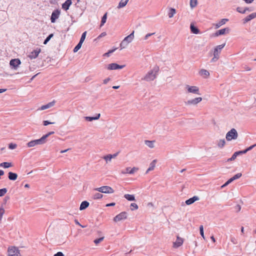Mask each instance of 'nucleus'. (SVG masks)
<instances>
[{"instance_id": "f257e3e1", "label": "nucleus", "mask_w": 256, "mask_h": 256, "mask_svg": "<svg viewBox=\"0 0 256 256\" xmlns=\"http://www.w3.org/2000/svg\"><path fill=\"white\" fill-rule=\"evenodd\" d=\"M54 134V132H50L47 134L44 135L40 138L38 140H32L29 142L27 144V146L28 148L35 146L36 145H40L44 144L46 142V138L50 135Z\"/></svg>"}, {"instance_id": "f03ea898", "label": "nucleus", "mask_w": 256, "mask_h": 256, "mask_svg": "<svg viewBox=\"0 0 256 256\" xmlns=\"http://www.w3.org/2000/svg\"><path fill=\"white\" fill-rule=\"evenodd\" d=\"M159 70V68L156 66L154 68L153 70L150 71L144 76V79L146 81H150L154 80L156 76V74Z\"/></svg>"}, {"instance_id": "7ed1b4c3", "label": "nucleus", "mask_w": 256, "mask_h": 256, "mask_svg": "<svg viewBox=\"0 0 256 256\" xmlns=\"http://www.w3.org/2000/svg\"><path fill=\"white\" fill-rule=\"evenodd\" d=\"M225 46V44L219 45L215 47L214 50V57L212 59V62H215L217 61L220 58V54L221 52L222 49Z\"/></svg>"}, {"instance_id": "20e7f679", "label": "nucleus", "mask_w": 256, "mask_h": 256, "mask_svg": "<svg viewBox=\"0 0 256 256\" xmlns=\"http://www.w3.org/2000/svg\"><path fill=\"white\" fill-rule=\"evenodd\" d=\"M134 31L133 30V32L130 35L126 36L122 42L120 44L121 50L124 48H125V46L127 44L130 43L132 42L134 38Z\"/></svg>"}, {"instance_id": "39448f33", "label": "nucleus", "mask_w": 256, "mask_h": 256, "mask_svg": "<svg viewBox=\"0 0 256 256\" xmlns=\"http://www.w3.org/2000/svg\"><path fill=\"white\" fill-rule=\"evenodd\" d=\"M8 256H21L18 248L14 246L8 248Z\"/></svg>"}, {"instance_id": "423d86ee", "label": "nucleus", "mask_w": 256, "mask_h": 256, "mask_svg": "<svg viewBox=\"0 0 256 256\" xmlns=\"http://www.w3.org/2000/svg\"><path fill=\"white\" fill-rule=\"evenodd\" d=\"M238 136L237 131L234 128H232L226 134V139L228 141L232 140H236Z\"/></svg>"}, {"instance_id": "0eeeda50", "label": "nucleus", "mask_w": 256, "mask_h": 256, "mask_svg": "<svg viewBox=\"0 0 256 256\" xmlns=\"http://www.w3.org/2000/svg\"><path fill=\"white\" fill-rule=\"evenodd\" d=\"M94 190L105 194H112L114 192V190L109 186H102L100 188H96Z\"/></svg>"}, {"instance_id": "6e6552de", "label": "nucleus", "mask_w": 256, "mask_h": 256, "mask_svg": "<svg viewBox=\"0 0 256 256\" xmlns=\"http://www.w3.org/2000/svg\"><path fill=\"white\" fill-rule=\"evenodd\" d=\"M185 88L188 93H192L196 94H200V89L196 86H191L190 85H186Z\"/></svg>"}, {"instance_id": "1a4fd4ad", "label": "nucleus", "mask_w": 256, "mask_h": 256, "mask_svg": "<svg viewBox=\"0 0 256 256\" xmlns=\"http://www.w3.org/2000/svg\"><path fill=\"white\" fill-rule=\"evenodd\" d=\"M128 218V214L126 212H122L118 215H116L114 218V220L115 222H118L121 220H126Z\"/></svg>"}, {"instance_id": "9d476101", "label": "nucleus", "mask_w": 256, "mask_h": 256, "mask_svg": "<svg viewBox=\"0 0 256 256\" xmlns=\"http://www.w3.org/2000/svg\"><path fill=\"white\" fill-rule=\"evenodd\" d=\"M124 65H119L116 63H112L108 64L106 68L108 70H114L118 69H122L124 67Z\"/></svg>"}, {"instance_id": "9b49d317", "label": "nucleus", "mask_w": 256, "mask_h": 256, "mask_svg": "<svg viewBox=\"0 0 256 256\" xmlns=\"http://www.w3.org/2000/svg\"><path fill=\"white\" fill-rule=\"evenodd\" d=\"M202 100L201 97L196 98L194 99H192L188 100L186 102V104L188 105H196Z\"/></svg>"}, {"instance_id": "f8f14e48", "label": "nucleus", "mask_w": 256, "mask_h": 256, "mask_svg": "<svg viewBox=\"0 0 256 256\" xmlns=\"http://www.w3.org/2000/svg\"><path fill=\"white\" fill-rule=\"evenodd\" d=\"M20 64V60L18 58L12 59L10 62V66L14 69H16Z\"/></svg>"}, {"instance_id": "ddd939ff", "label": "nucleus", "mask_w": 256, "mask_h": 256, "mask_svg": "<svg viewBox=\"0 0 256 256\" xmlns=\"http://www.w3.org/2000/svg\"><path fill=\"white\" fill-rule=\"evenodd\" d=\"M138 170V168L136 167H134L132 168H130V167L126 168L125 170V171H122V174H133Z\"/></svg>"}, {"instance_id": "4468645a", "label": "nucleus", "mask_w": 256, "mask_h": 256, "mask_svg": "<svg viewBox=\"0 0 256 256\" xmlns=\"http://www.w3.org/2000/svg\"><path fill=\"white\" fill-rule=\"evenodd\" d=\"M60 14V11L58 10H54L51 16L50 20L51 22L54 23L56 20L58 18Z\"/></svg>"}, {"instance_id": "2eb2a0df", "label": "nucleus", "mask_w": 256, "mask_h": 256, "mask_svg": "<svg viewBox=\"0 0 256 256\" xmlns=\"http://www.w3.org/2000/svg\"><path fill=\"white\" fill-rule=\"evenodd\" d=\"M183 242V238H180L179 236H177L176 241L173 242V247L174 248H178L181 246Z\"/></svg>"}, {"instance_id": "dca6fc26", "label": "nucleus", "mask_w": 256, "mask_h": 256, "mask_svg": "<svg viewBox=\"0 0 256 256\" xmlns=\"http://www.w3.org/2000/svg\"><path fill=\"white\" fill-rule=\"evenodd\" d=\"M242 176V174L241 173H238L236 174H235L234 176L230 178L222 186V187L226 186L228 185L229 184L231 183L232 181L234 180H236V179H238L240 178Z\"/></svg>"}, {"instance_id": "f3484780", "label": "nucleus", "mask_w": 256, "mask_h": 256, "mask_svg": "<svg viewBox=\"0 0 256 256\" xmlns=\"http://www.w3.org/2000/svg\"><path fill=\"white\" fill-rule=\"evenodd\" d=\"M55 103H56L55 100H53V101L47 104H46L43 105V106H41L40 108H38V110H43L50 108L55 104Z\"/></svg>"}, {"instance_id": "a211bd4d", "label": "nucleus", "mask_w": 256, "mask_h": 256, "mask_svg": "<svg viewBox=\"0 0 256 256\" xmlns=\"http://www.w3.org/2000/svg\"><path fill=\"white\" fill-rule=\"evenodd\" d=\"M40 51V48H38L36 50H33L32 52H31L30 55L28 56V57L31 59L35 58L38 57Z\"/></svg>"}, {"instance_id": "6ab92c4d", "label": "nucleus", "mask_w": 256, "mask_h": 256, "mask_svg": "<svg viewBox=\"0 0 256 256\" xmlns=\"http://www.w3.org/2000/svg\"><path fill=\"white\" fill-rule=\"evenodd\" d=\"M230 32V29L228 28H222L221 30H220L216 32L215 33V36H218L223 35L226 34Z\"/></svg>"}, {"instance_id": "aec40b11", "label": "nucleus", "mask_w": 256, "mask_h": 256, "mask_svg": "<svg viewBox=\"0 0 256 256\" xmlns=\"http://www.w3.org/2000/svg\"><path fill=\"white\" fill-rule=\"evenodd\" d=\"M256 18V12H254L248 16L244 19V23H246L251 20Z\"/></svg>"}, {"instance_id": "412c9836", "label": "nucleus", "mask_w": 256, "mask_h": 256, "mask_svg": "<svg viewBox=\"0 0 256 256\" xmlns=\"http://www.w3.org/2000/svg\"><path fill=\"white\" fill-rule=\"evenodd\" d=\"M100 114H96L95 116H86L84 117V119L86 121L91 122L94 120H98L100 118Z\"/></svg>"}, {"instance_id": "4be33fe9", "label": "nucleus", "mask_w": 256, "mask_h": 256, "mask_svg": "<svg viewBox=\"0 0 256 256\" xmlns=\"http://www.w3.org/2000/svg\"><path fill=\"white\" fill-rule=\"evenodd\" d=\"M199 74L204 78H207L210 76V72L205 69L200 70Z\"/></svg>"}, {"instance_id": "5701e85b", "label": "nucleus", "mask_w": 256, "mask_h": 256, "mask_svg": "<svg viewBox=\"0 0 256 256\" xmlns=\"http://www.w3.org/2000/svg\"><path fill=\"white\" fill-rule=\"evenodd\" d=\"M199 200V198L197 196H194L192 198H189L188 200H187L186 201V204L187 205H190L192 204H193L194 202Z\"/></svg>"}, {"instance_id": "b1692460", "label": "nucleus", "mask_w": 256, "mask_h": 256, "mask_svg": "<svg viewBox=\"0 0 256 256\" xmlns=\"http://www.w3.org/2000/svg\"><path fill=\"white\" fill-rule=\"evenodd\" d=\"M228 20L227 18H223L222 19L218 22L216 24H214L215 28H218L222 26L224 24L227 22H228Z\"/></svg>"}, {"instance_id": "393cba45", "label": "nucleus", "mask_w": 256, "mask_h": 256, "mask_svg": "<svg viewBox=\"0 0 256 256\" xmlns=\"http://www.w3.org/2000/svg\"><path fill=\"white\" fill-rule=\"evenodd\" d=\"M72 0H66L62 4V8L66 10L69 8L70 6L72 4Z\"/></svg>"}, {"instance_id": "a878e982", "label": "nucleus", "mask_w": 256, "mask_h": 256, "mask_svg": "<svg viewBox=\"0 0 256 256\" xmlns=\"http://www.w3.org/2000/svg\"><path fill=\"white\" fill-rule=\"evenodd\" d=\"M156 160H154L152 161V162L150 164V166L149 168L147 170L146 172V174H148L149 172L154 170V168L156 166Z\"/></svg>"}, {"instance_id": "bb28decb", "label": "nucleus", "mask_w": 256, "mask_h": 256, "mask_svg": "<svg viewBox=\"0 0 256 256\" xmlns=\"http://www.w3.org/2000/svg\"><path fill=\"white\" fill-rule=\"evenodd\" d=\"M8 178L12 180H15L18 178V174L12 172H8Z\"/></svg>"}, {"instance_id": "cd10ccee", "label": "nucleus", "mask_w": 256, "mask_h": 256, "mask_svg": "<svg viewBox=\"0 0 256 256\" xmlns=\"http://www.w3.org/2000/svg\"><path fill=\"white\" fill-rule=\"evenodd\" d=\"M89 206V202H88L87 201H84L82 202L80 205V210H84V209H86V208H87Z\"/></svg>"}, {"instance_id": "c85d7f7f", "label": "nucleus", "mask_w": 256, "mask_h": 256, "mask_svg": "<svg viewBox=\"0 0 256 256\" xmlns=\"http://www.w3.org/2000/svg\"><path fill=\"white\" fill-rule=\"evenodd\" d=\"M242 151H238V152H235L232 156L228 158V161H232V160H234L238 156L239 154H242Z\"/></svg>"}, {"instance_id": "c756f323", "label": "nucleus", "mask_w": 256, "mask_h": 256, "mask_svg": "<svg viewBox=\"0 0 256 256\" xmlns=\"http://www.w3.org/2000/svg\"><path fill=\"white\" fill-rule=\"evenodd\" d=\"M129 0H121L118 6V8H123L126 6Z\"/></svg>"}, {"instance_id": "7c9ffc66", "label": "nucleus", "mask_w": 256, "mask_h": 256, "mask_svg": "<svg viewBox=\"0 0 256 256\" xmlns=\"http://www.w3.org/2000/svg\"><path fill=\"white\" fill-rule=\"evenodd\" d=\"M12 164L11 162H4L0 164V167H3L4 168H8L12 167Z\"/></svg>"}, {"instance_id": "2f4dec72", "label": "nucleus", "mask_w": 256, "mask_h": 256, "mask_svg": "<svg viewBox=\"0 0 256 256\" xmlns=\"http://www.w3.org/2000/svg\"><path fill=\"white\" fill-rule=\"evenodd\" d=\"M124 198L129 201L135 200V197L134 195L130 194H126L124 195Z\"/></svg>"}, {"instance_id": "473e14b6", "label": "nucleus", "mask_w": 256, "mask_h": 256, "mask_svg": "<svg viewBox=\"0 0 256 256\" xmlns=\"http://www.w3.org/2000/svg\"><path fill=\"white\" fill-rule=\"evenodd\" d=\"M191 32L194 34H198L199 33V30L195 27L193 24H191L190 26Z\"/></svg>"}, {"instance_id": "72a5a7b5", "label": "nucleus", "mask_w": 256, "mask_h": 256, "mask_svg": "<svg viewBox=\"0 0 256 256\" xmlns=\"http://www.w3.org/2000/svg\"><path fill=\"white\" fill-rule=\"evenodd\" d=\"M102 197L103 195L100 192L94 194L92 196V198L94 200H99L102 198Z\"/></svg>"}, {"instance_id": "f704fd0d", "label": "nucleus", "mask_w": 256, "mask_h": 256, "mask_svg": "<svg viewBox=\"0 0 256 256\" xmlns=\"http://www.w3.org/2000/svg\"><path fill=\"white\" fill-rule=\"evenodd\" d=\"M154 141L145 140V144L150 148H154Z\"/></svg>"}, {"instance_id": "c9c22d12", "label": "nucleus", "mask_w": 256, "mask_h": 256, "mask_svg": "<svg viewBox=\"0 0 256 256\" xmlns=\"http://www.w3.org/2000/svg\"><path fill=\"white\" fill-rule=\"evenodd\" d=\"M176 13V10L174 8H171L168 14V17L172 18L174 16V14Z\"/></svg>"}, {"instance_id": "e433bc0d", "label": "nucleus", "mask_w": 256, "mask_h": 256, "mask_svg": "<svg viewBox=\"0 0 256 256\" xmlns=\"http://www.w3.org/2000/svg\"><path fill=\"white\" fill-rule=\"evenodd\" d=\"M198 4L197 0H190V6L192 8H195Z\"/></svg>"}, {"instance_id": "4c0bfd02", "label": "nucleus", "mask_w": 256, "mask_h": 256, "mask_svg": "<svg viewBox=\"0 0 256 256\" xmlns=\"http://www.w3.org/2000/svg\"><path fill=\"white\" fill-rule=\"evenodd\" d=\"M107 18V13H106L102 16L101 20L100 26H102L106 22Z\"/></svg>"}, {"instance_id": "58836bf2", "label": "nucleus", "mask_w": 256, "mask_h": 256, "mask_svg": "<svg viewBox=\"0 0 256 256\" xmlns=\"http://www.w3.org/2000/svg\"><path fill=\"white\" fill-rule=\"evenodd\" d=\"M236 10L237 11L240 12V13H242V14H244L248 10V8H246L244 9H243L241 7H238L237 8H236Z\"/></svg>"}, {"instance_id": "ea45409f", "label": "nucleus", "mask_w": 256, "mask_h": 256, "mask_svg": "<svg viewBox=\"0 0 256 256\" xmlns=\"http://www.w3.org/2000/svg\"><path fill=\"white\" fill-rule=\"evenodd\" d=\"M225 144L224 140H220L218 144V146L220 148H222L225 145Z\"/></svg>"}, {"instance_id": "a19ab883", "label": "nucleus", "mask_w": 256, "mask_h": 256, "mask_svg": "<svg viewBox=\"0 0 256 256\" xmlns=\"http://www.w3.org/2000/svg\"><path fill=\"white\" fill-rule=\"evenodd\" d=\"M82 45V43H80V42H79L78 44L74 48V52H77L80 48Z\"/></svg>"}, {"instance_id": "79ce46f5", "label": "nucleus", "mask_w": 256, "mask_h": 256, "mask_svg": "<svg viewBox=\"0 0 256 256\" xmlns=\"http://www.w3.org/2000/svg\"><path fill=\"white\" fill-rule=\"evenodd\" d=\"M256 146V144H254V145H252L251 146H250V147L246 149L245 150H242V154H245L247 152L251 150L252 148H253L254 146Z\"/></svg>"}, {"instance_id": "37998d69", "label": "nucleus", "mask_w": 256, "mask_h": 256, "mask_svg": "<svg viewBox=\"0 0 256 256\" xmlns=\"http://www.w3.org/2000/svg\"><path fill=\"white\" fill-rule=\"evenodd\" d=\"M6 192H7V189L6 188L0 189V196H2L4 195H5V194L6 193Z\"/></svg>"}, {"instance_id": "c03bdc74", "label": "nucleus", "mask_w": 256, "mask_h": 256, "mask_svg": "<svg viewBox=\"0 0 256 256\" xmlns=\"http://www.w3.org/2000/svg\"><path fill=\"white\" fill-rule=\"evenodd\" d=\"M86 32H84L82 35L80 40L79 42L80 43H83L84 41V40L86 36Z\"/></svg>"}, {"instance_id": "a18cd8bd", "label": "nucleus", "mask_w": 256, "mask_h": 256, "mask_svg": "<svg viewBox=\"0 0 256 256\" xmlns=\"http://www.w3.org/2000/svg\"><path fill=\"white\" fill-rule=\"evenodd\" d=\"M130 206L132 210H137L138 208V204L136 203H132L130 204Z\"/></svg>"}, {"instance_id": "49530a36", "label": "nucleus", "mask_w": 256, "mask_h": 256, "mask_svg": "<svg viewBox=\"0 0 256 256\" xmlns=\"http://www.w3.org/2000/svg\"><path fill=\"white\" fill-rule=\"evenodd\" d=\"M17 144L14 143H10L8 144V148L10 150H14L16 148Z\"/></svg>"}, {"instance_id": "de8ad7c7", "label": "nucleus", "mask_w": 256, "mask_h": 256, "mask_svg": "<svg viewBox=\"0 0 256 256\" xmlns=\"http://www.w3.org/2000/svg\"><path fill=\"white\" fill-rule=\"evenodd\" d=\"M103 158L106 162L108 160L110 161L112 158V154H108V155L104 156Z\"/></svg>"}, {"instance_id": "09e8293b", "label": "nucleus", "mask_w": 256, "mask_h": 256, "mask_svg": "<svg viewBox=\"0 0 256 256\" xmlns=\"http://www.w3.org/2000/svg\"><path fill=\"white\" fill-rule=\"evenodd\" d=\"M53 36V34H50L44 40V44H46L47 42L50 40V39Z\"/></svg>"}, {"instance_id": "8fccbe9b", "label": "nucleus", "mask_w": 256, "mask_h": 256, "mask_svg": "<svg viewBox=\"0 0 256 256\" xmlns=\"http://www.w3.org/2000/svg\"><path fill=\"white\" fill-rule=\"evenodd\" d=\"M200 235L204 239V227H203L202 225H201L200 226Z\"/></svg>"}, {"instance_id": "3c124183", "label": "nucleus", "mask_w": 256, "mask_h": 256, "mask_svg": "<svg viewBox=\"0 0 256 256\" xmlns=\"http://www.w3.org/2000/svg\"><path fill=\"white\" fill-rule=\"evenodd\" d=\"M103 240H104V237L100 238H99L95 240H94V242L95 243V244H99L100 242H102Z\"/></svg>"}, {"instance_id": "603ef678", "label": "nucleus", "mask_w": 256, "mask_h": 256, "mask_svg": "<svg viewBox=\"0 0 256 256\" xmlns=\"http://www.w3.org/2000/svg\"><path fill=\"white\" fill-rule=\"evenodd\" d=\"M54 124V122H49L48 120H44L43 122V124L44 126H48V124Z\"/></svg>"}, {"instance_id": "864d4df0", "label": "nucleus", "mask_w": 256, "mask_h": 256, "mask_svg": "<svg viewBox=\"0 0 256 256\" xmlns=\"http://www.w3.org/2000/svg\"><path fill=\"white\" fill-rule=\"evenodd\" d=\"M230 240H231V242L234 244H237V240H236V238H235L232 237L231 238H230Z\"/></svg>"}, {"instance_id": "5fc2aeb1", "label": "nucleus", "mask_w": 256, "mask_h": 256, "mask_svg": "<svg viewBox=\"0 0 256 256\" xmlns=\"http://www.w3.org/2000/svg\"><path fill=\"white\" fill-rule=\"evenodd\" d=\"M154 34V33H150V34H146L144 37V40H147L148 38V37H150V36H151Z\"/></svg>"}, {"instance_id": "6e6d98bb", "label": "nucleus", "mask_w": 256, "mask_h": 256, "mask_svg": "<svg viewBox=\"0 0 256 256\" xmlns=\"http://www.w3.org/2000/svg\"><path fill=\"white\" fill-rule=\"evenodd\" d=\"M110 80V78H108L103 80V83L104 84H106Z\"/></svg>"}, {"instance_id": "4d7b16f0", "label": "nucleus", "mask_w": 256, "mask_h": 256, "mask_svg": "<svg viewBox=\"0 0 256 256\" xmlns=\"http://www.w3.org/2000/svg\"><path fill=\"white\" fill-rule=\"evenodd\" d=\"M54 256H64V254L62 252H58Z\"/></svg>"}, {"instance_id": "13d9d810", "label": "nucleus", "mask_w": 256, "mask_h": 256, "mask_svg": "<svg viewBox=\"0 0 256 256\" xmlns=\"http://www.w3.org/2000/svg\"><path fill=\"white\" fill-rule=\"evenodd\" d=\"M116 205V204L114 202H112L110 204H106V206H114Z\"/></svg>"}, {"instance_id": "bf43d9fd", "label": "nucleus", "mask_w": 256, "mask_h": 256, "mask_svg": "<svg viewBox=\"0 0 256 256\" xmlns=\"http://www.w3.org/2000/svg\"><path fill=\"white\" fill-rule=\"evenodd\" d=\"M106 32H102L98 36V38H102V36H106Z\"/></svg>"}, {"instance_id": "052dcab7", "label": "nucleus", "mask_w": 256, "mask_h": 256, "mask_svg": "<svg viewBox=\"0 0 256 256\" xmlns=\"http://www.w3.org/2000/svg\"><path fill=\"white\" fill-rule=\"evenodd\" d=\"M74 222H75V223H76V224H78V226H80L81 227H82V228H84V226H83L81 225V224H80V222H78V220H74Z\"/></svg>"}, {"instance_id": "680f3d73", "label": "nucleus", "mask_w": 256, "mask_h": 256, "mask_svg": "<svg viewBox=\"0 0 256 256\" xmlns=\"http://www.w3.org/2000/svg\"><path fill=\"white\" fill-rule=\"evenodd\" d=\"M118 152L114 154H112V158H115L116 156H117L118 155Z\"/></svg>"}, {"instance_id": "e2e57ef3", "label": "nucleus", "mask_w": 256, "mask_h": 256, "mask_svg": "<svg viewBox=\"0 0 256 256\" xmlns=\"http://www.w3.org/2000/svg\"><path fill=\"white\" fill-rule=\"evenodd\" d=\"M116 50V48H115V49H114V50H109V52H108V53L105 54H108L112 53V52H114Z\"/></svg>"}, {"instance_id": "0e129e2a", "label": "nucleus", "mask_w": 256, "mask_h": 256, "mask_svg": "<svg viewBox=\"0 0 256 256\" xmlns=\"http://www.w3.org/2000/svg\"><path fill=\"white\" fill-rule=\"evenodd\" d=\"M210 238L211 240H212V241L214 242H216V240H215V238H214V236H212L210 237Z\"/></svg>"}, {"instance_id": "69168bd1", "label": "nucleus", "mask_w": 256, "mask_h": 256, "mask_svg": "<svg viewBox=\"0 0 256 256\" xmlns=\"http://www.w3.org/2000/svg\"><path fill=\"white\" fill-rule=\"evenodd\" d=\"M6 91V89H0V94Z\"/></svg>"}, {"instance_id": "338daca9", "label": "nucleus", "mask_w": 256, "mask_h": 256, "mask_svg": "<svg viewBox=\"0 0 256 256\" xmlns=\"http://www.w3.org/2000/svg\"><path fill=\"white\" fill-rule=\"evenodd\" d=\"M68 150V149H67V150H62L60 152V153H64V152H67Z\"/></svg>"}, {"instance_id": "774afa93", "label": "nucleus", "mask_w": 256, "mask_h": 256, "mask_svg": "<svg viewBox=\"0 0 256 256\" xmlns=\"http://www.w3.org/2000/svg\"><path fill=\"white\" fill-rule=\"evenodd\" d=\"M120 88V86H114L112 87V88L114 89H117V88Z\"/></svg>"}]
</instances>
